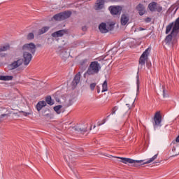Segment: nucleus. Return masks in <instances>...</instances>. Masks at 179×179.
Segmentation results:
<instances>
[{"instance_id":"423d86ee","label":"nucleus","mask_w":179,"mask_h":179,"mask_svg":"<svg viewBox=\"0 0 179 179\" xmlns=\"http://www.w3.org/2000/svg\"><path fill=\"white\" fill-rule=\"evenodd\" d=\"M148 8L150 12H158L159 13H162L163 11V7L155 1L150 3Z\"/></svg>"},{"instance_id":"09e8293b","label":"nucleus","mask_w":179,"mask_h":179,"mask_svg":"<svg viewBox=\"0 0 179 179\" xmlns=\"http://www.w3.org/2000/svg\"><path fill=\"white\" fill-rule=\"evenodd\" d=\"M94 128H96V126H94Z\"/></svg>"},{"instance_id":"1a4fd4ad","label":"nucleus","mask_w":179,"mask_h":179,"mask_svg":"<svg viewBox=\"0 0 179 179\" xmlns=\"http://www.w3.org/2000/svg\"><path fill=\"white\" fill-rule=\"evenodd\" d=\"M153 126L155 129H156L157 127H162V115L160 114V112H157L155 114L153 118Z\"/></svg>"},{"instance_id":"f257e3e1","label":"nucleus","mask_w":179,"mask_h":179,"mask_svg":"<svg viewBox=\"0 0 179 179\" xmlns=\"http://www.w3.org/2000/svg\"><path fill=\"white\" fill-rule=\"evenodd\" d=\"M172 30V31H171ZM169 34V33H170ZM166 34H169L164 39V43L169 47H176L177 45L178 40L179 38V17L174 22H171L166 26Z\"/></svg>"},{"instance_id":"7c9ffc66","label":"nucleus","mask_w":179,"mask_h":179,"mask_svg":"<svg viewBox=\"0 0 179 179\" xmlns=\"http://www.w3.org/2000/svg\"><path fill=\"white\" fill-rule=\"evenodd\" d=\"M34 34L32 32L29 33L27 35V40H34Z\"/></svg>"},{"instance_id":"5701e85b","label":"nucleus","mask_w":179,"mask_h":179,"mask_svg":"<svg viewBox=\"0 0 179 179\" xmlns=\"http://www.w3.org/2000/svg\"><path fill=\"white\" fill-rule=\"evenodd\" d=\"M47 106V103L44 101H41L36 104V109L37 111L40 112L41 111V109L43 107H45Z\"/></svg>"},{"instance_id":"4468645a","label":"nucleus","mask_w":179,"mask_h":179,"mask_svg":"<svg viewBox=\"0 0 179 179\" xmlns=\"http://www.w3.org/2000/svg\"><path fill=\"white\" fill-rule=\"evenodd\" d=\"M65 34H68V30L66 29H62V30H59L57 31H55L54 33L52 34V37H62V36L65 35Z\"/></svg>"},{"instance_id":"aec40b11","label":"nucleus","mask_w":179,"mask_h":179,"mask_svg":"<svg viewBox=\"0 0 179 179\" xmlns=\"http://www.w3.org/2000/svg\"><path fill=\"white\" fill-rule=\"evenodd\" d=\"M79 82H80V72H78L74 77L73 81H72V85L74 87L78 86Z\"/></svg>"},{"instance_id":"39448f33","label":"nucleus","mask_w":179,"mask_h":179,"mask_svg":"<svg viewBox=\"0 0 179 179\" xmlns=\"http://www.w3.org/2000/svg\"><path fill=\"white\" fill-rule=\"evenodd\" d=\"M149 51H150L149 48L146 49L140 57V59L138 61V64H139L138 69H142L143 66H145V64L146 61H148V57H149Z\"/></svg>"},{"instance_id":"f704fd0d","label":"nucleus","mask_w":179,"mask_h":179,"mask_svg":"<svg viewBox=\"0 0 179 179\" xmlns=\"http://www.w3.org/2000/svg\"><path fill=\"white\" fill-rule=\"evenodd\" d=\"M90 87L91 90H94V88L96 87V83H93L90 84Z\"/></svg>"},{"instance_id":"473e14b6","label":"nucleus","mask_w":179,"mask_h":179,"mask_svg":"<svg viewBox=\"0 0 179 179\" xmlns=\"http://www.w3.org/2000/svg\"><path fill=\"white\" fill-rule=\"evenodd\" d=\"M118 110V106H115L112 108L111 114L112 115H114L115 114V112Z\"/></svg>"},{"instance_id":"7ed1b4c3","label":"nucleus","mask_w":179,"mask_h":179,"mask_svg":"<svg viewBox=\"0 0 179 179\" xmlns=\"http://www.w3.org/2000/svg\"><path fill=\"white\" fill-rule=\"evenodd\" d=\"M100 69H101V66L99 62H92L85 73V75H97V73L100 72Z\"/></svg>"},{"instance_id":"a18cd8bd","label":"nucleus","mask_w":179,"mask_h":179,"mask_svg":"<svg viewBox=\"0 0 179 179\" xmlns=\"http://www.w3.org/2000/svg\"><path fill=\"white\" fill-rule=\"evenodd\" d=\"M147 66H148V68H150V64L147 63Z\"/></svg>"},{"instance_id":"c9c22d12","label":"nucleus","mask_w":179,"mask_h":179,"mask_svg":"<svg viewBox=\"0 0 179 179\" xmlns=\"http://www.w3.org/2000/svg\"><path fill=\"white\" fill-rule=\"evenodd\" d=\"M162 89H163V96L166 97L167 94H166V87L163 86Z\"/></svg>"},{"instance_id":"79ce46f5","label":"nucleus","mask_w":179,"mask_h":179,"mask_svg":"<svg viewBox=\"0 0 179 179\" xmlns=\"http://www.w3.org/2000/svg\"><path fill=\"white\" fill-rule=\"evenodd\" d=\"M176 143H179V135L178 136V137L176 139Z\"/></svg>"},{"instance_id":"bb28decb","label":"nucleus","mask_w":179,"mask_h":179,"mask_svg":"<svg viewBox=\"0 0 179 179\" xmlns=\"http://www.w3.org/2000/svg\"><path fill=\"white\" fill-rule=\"evenodd\" d=\"M12 79H13V77L9 76H1L0 78V80H12Z\"/></svg>"},{"instance_id":"a211bd4d","label":"nucleus","mask_w":179,"mask_h":179,"mask_svg":"<svg viewBox=\"0 0 179 179\" xmlns=\"http://www.w3.org/2000/svg\"><path fill=\"white\" fill-rule=\"evenodd\" d=\"M104 8V0H97L95 4V10H100Z\"/></svg>"},{"instance_id":"2f4dec72","label":"nucleus","mask_w":179,"mask_h":179,"mask_svg":"<svg viewBox=\"0 0 179 179\" xmlns=\"http://www.w3.org/2000/svg\"><path fill=\"white\" fill-rule=\"evenodd\" d=\"M139 72L138 71L137 72V76L136 77V80H137V83H136V85H137V93L139 92V75H138Z\"/></svg>"},{"instance_id":"ea45409f","label":"nucleus","mask_w":179,"mask_h":179,"mask_svg":"<svg viewBox=\"0 0 179 179\" xmlns=\"http://www.w3.org/2000/svg\"><path fill=\"white\" fill-rule=\"evenodd\" d=\"M110 58H112L111 56L106 55L104 57L103 60L107 61V60L110 59Z\"/></svg>"},{"instance_id":"b1692460","label":"nucleus","mask_w":179,"mask_h":179,"mask_svg":"<svg viewBox=\"0 0 179 179\" xmlns=\"http://www.w3.org/2000/svg\"><path fill=\"white\" fill-rule=\"evenodd\" d=\"M50 30V27H43L40 29L38 31V36H41V34H44V33H47Z\"/></svg>"},{"instance_id":"e433bc0d","label":"nucleus","mask_w":179,"mask_h":179,"mask_svg":"<svg viewBox=\"0 0 179 179\" xmlns=\"http://www.w3.org/2000/svg\"><path fill=\"white\" fill-rule=\"evenodd\" d=\"M145 23H150L152 22V18L148 17L147 18L145 19Z\"/></svg>"},{"instance_id":"2eb2a0df","label":"nucleus","mask_w":179,"mask_h":179,"mask_svg":"<svg viewBox=\"0 0 179 179\" xmlns=\"http://www.w3.org/2000/svg\"><path fill=\"white\" fill-rule=\"evenodd\" d=\"M136 10H138L140 16H143L145 13H146V9L145 8V6L142 3H139L136 7Z\"/></svg>"},{"instance_id":"6e6552de","label":"nucleus","mask_w":179,"mask_h":179,"mask_svg":"<svg viewBox=\"0 0 179 179\" xmlns=\"http://www.w3.org/2000/svg\"><path fill=\"white\" fill-rule=\"evenodd\" d=\"M36 45L33 43L24 44L22 46V50L25 52H31L36 54Z\"/></svg>"},{"instance_id":"f3484780","label":"nucleus","mask_w":179,"mask_h":179,"mask_svg":"<svg viewBox=\"0 0 179 179\" xmlns=\"http://www.w3.org/2000/svg\"><path fill=\"white\" fill-rule=\"evenodd\" d=\"M71 129H73V131H76L77 132H87V127H83V126L76 125V126L71 127Z\"/></svg>"},{"instance_id":"cd10ccee","label":"nucleus","mask_w":179,"mask_h":179,"mask_svg":"<svg viewBox=\"0 0 179 179\" xmlns=\"http://www.w3.org/2000/svg\"><path fill=\"white\" fill-rule=\"evenodd\" d=\"M107 90H108L107 80H105L102 85V93L107 92Z\"/></svg>"},{"instance_id":"dca6fc26","label":"nucleus","mask_w":179,"mask_h":179,"mask_svg":"<svg viewBox=\"0 0 179 179\" xmlns=\"http://www.w3.org/2000/svg\"><path fill=\"white\" fill-rule=\"evenodd\" d=\"M121 113L122 115H129L131 114V106L129 104L127 103L125 106L122 108Z\"/></svg>"},{"instance_id":"72a5a7b5","label":"nucleus","mask_w":179,"mask_h":179,"mask_svg":"<svg viewBox=\"0 0 179 179\" xmlns=\"http://www.w3.org/2000/svg\"><path fill=\"white\" fill-rule=\"evenodd\" d=\"M72 99H69V102H66L65 106L66 107H70L71 104H73Z\"/></svg>"},{"instance_id":"8fccbe9b","label":"nucleus","mask_w":179,"mask_h":179,"mask_svg":"<svg viewBox=\"0 0 179 179\" xmlns=\"http://www.w3.org/2000/svg\"><path fill=\"white\" fill-rule=\"evenodd\" d=\"M87 128V126H85Z\"/></svg>"},{"instance_id":"c756f323","label":"nucleus","mask_w":179,"mask_h":179,"mask_svg":"<svg viewBox=\"0 0 179 179\" xmlns=\"http://www.w3.org/2000/svg\"><path fill=\"white\" fill-rule=\"evenodd\" d=\"M61 108H62V106L58 105L54 107V110L57 113V114H61Z\"/></svg>"},{"instance_id":"c85d7f7f","label":"nucleus","mask_w":179,"mask_h":179,"mask_svg":"<svg viewBox=\"0 0 179 179\" xmlns=\"http://www.w3.org/2000/svg\"><path fill=\"white\" fill-rule=\"evenodd\" d=\"M46 100V103L48 104H49V106H52V104H54V101H52V99H51V96H48L46 97L45 99Z\"/></svg>"},{"instance_id":"49530a36","label":"nucleus","mask_w":179,"mask_h":179,"mask_svg":"<svg viewBox=\"0 0 179 179\" xmlns=\"http://www.w3.org/2000/svg\"><path fill=\"white\" fill-rule=\"evenodd\" d=\"M177 5L179 6V0L177 1Z\"/></svg>"},{"instance_id":"4be33fe9","label":"nucleus","mask_w":179,"mask_h":179,"mask_svg":"<svg viewBox=\"0 0 179 179\" xmlns=\"http://www.w3.org/2000/svg\"><path fill=\"white\" fill-rule=\"evenodd\" d=\"M75 160H76V158L75 157H69V166L70 167L71 170L73 171V166H76Z\"/></svg>"},{"instance_id":"20e7f679","label":"nucleus","mask_w":179,"mask_h":179,"mask_svg":"<svg viewBox=\"0 0 179 179\" xmlns=\"http://www.w3.org/2000/svg\"><path fill=\"white\" fill-rule=\"evenodd\" d=\"M71 15H72V12L67 10L55 15L52 18L54 20L61 22L62 20H65V19H69V17H71Z\"/></svg>"},{"instance_id":"0eeeda50","label":"nucleus","mask_w":179,"mask_h":179,"mask_svg":"<svg viewBox=\"0 0 179 179\" xmlns=\"http://www.w3.org/2000/svg\"><path fill=\"white\" fill-rule=\"evenodd\" d=\"M114 29V24H106L102 22L99 26V29L101 33H108V31H111Z\"/></svg>"},{"instance_id":"ddd939ff","label":"nucleus","mask_w":179,"mask_h":179,"mask_svg":"<svg viewBox=\"0 0 179 179\" xmlns=\"http://www.w3.org/2000/svg\"><path fill=\"white\" fill-rule=\"evenodd\" d=\"M172 146V152H173V156H178L179 155V144L176 143V141H173L171 144Z\"/></svg>"},{"instance_id":"4c0bfd02","label":"nucleus","mask_w":179,"mask_h":179,"mask_svg":"<svg viewBox=\"0 0 179 179\" xmlns=\"http://www.w3.org/2000/svg\"><path fill=\"white\" fill-rule=\"evenodd\" d=\"M5 57H6V53L0 52V58H5Z\"/></svg>"},{"instance_id":"de8ad7c7","label":"nucleus","mask_w":179,"mask_h":179,"mask_svg":"<svg viewBox=\"0 0 179 179\" xmlns=\"http://www.w3.org/2000/svg\"><path fill=\"white\" fill-rule=\"evenodd\" d=\"M1 122H2V120H0V123H1Z\"/></svg>"},{"instance_id":"37998d69","label":"nucleus","mask_w":179,"mask_h":179,"mask_svg":"<svg viewBox=\"0 0 179 179\" xmlns=\"http://www.w3.org/2000/svg\"><path fill=\"white\" fill-rule=\"evenodd\" d=\"M96 92L97 93H100V87L96 86Z\"/></svg>"},{"instance_id":"6ab92c4d","label":"nucleus","mask_w":179,"mask_h":179,"mask_svg":"<svg viewBox=\"0 0 179 179\" xmlns=\"http://www.w3.org/2000/svg\"><path fill=\"white\" fill-rule=\"evenodd\" d=\"M128 22H129V17L128 15L123 14L120 19V23L122 26H125Z\"/></svg>"},{"instance_id":"9d476101","label":"nucleus","mask_w":179,"mask_h":179,"mask_svg":"<svg viewBox=\"0 0 179 179\" xmlns=\"http://www.w3.org/2000/svg\"><path fill=\"white\" fill-rule=\"evenodd\" d=\"M23 58L24 65H29L31 61V59L33 58V56H31L30 52L24 51Z\"/></svg>"},{"instance_id":"f8f14e48","label":"nucleus","mask_w":179,"mask_h":179,"mask_svg":"<svg viewBox=\"0 0 179 179\" xmlns=\"http://www.w3.org/2000/svg\"><path fill=\"white\" fill-rule=\"evenodd\" d=\"M23 64V59H18L17 61H14L11 64H10V69H16L19 68Z\"/></svg>"},{"instance_id":"412c9836","label":"nucleus","mask_w":179,"mask_h":179,"mask_svg":"<svg viewBox=\"0 0 179 179\" xmlns=\"http://www.w3.org/2000/svg\"><path fill=\"white\" fill-rule=\"evenodd\" d=\"M0 111H1L0 118H5V117H9V113H7L8 111V108H1Z\"/></svg>"},{"instance_id":"9b49d317","label":"nucleus","mask_w":179,"mask_h":179,"mask_svg":"<svg viewBox=\"0 0 179 179\" xmlns=\"http://www.w3.org/2000/svg\"><path fill=\"white\" fill-rule=\"evenodd\" d=\"M108 9L111 15H121V10H122V8L120 6H110Z\"/></svg>"},{"instance_id":"58836bf2","label":"nucleus","mask_w":179,"mask_h":179,"mask_svg":"<svg viewBox=\"0 0 179 179\" xmlns=\"http://www.w3.org/2000/svg\"><path fill=\"white\" fill-rule=\"evenodd\" d=\"M20 113H22V114H23V115H24V117H27V115H30V113L24 112V111H20Z\"/></svg>"},{"instance_id":"f03ea898","label":"nucleus","mask_w":179,"mask_h":179,"mask_svg":"<svg viewBox=\"0 0 179 179\" xmlns=\"http://www.w3.org/2000/svg\"><path fill=\"white\" fill-rule=\"evenodd\" d=\"M117 159H122L120 162L124 163V164H133V167H139V166H142V164H149V163H152V162H155L156 159H157V154L154 155L152 158H150L148 161L145 162V160H135L131 158H125V157H115Z\"/></svg>"},{"instance_id":"a878e982","label":"nucleus","mask_w":179,"mask_h":179,"mask_svg":"<svg viewBox=\"0 0 179 179\" xmlns=\"http://www.w3.org/2000/svg\"><path fill=\"white\" fill-rule=\"evenodd\" d=\"M89 60L87 59H84L80 61L79 64L81 66H87V63Z\"/></svg>"},{"instance_id":"c03bdc74","label":"nucleus","mask_w":179,"mask_h":179,"mask_svg":"<svg viewBox=\"0 0 179 179\" xmlns=\"http://www.w3.org/2000/svg\"><path fill=\"white\" fill-rule=\"evenodd\" d=\"M83 31H86V30H87V28L86 27H83Z\"/></svg>"},{"instance_id":"393cba45","label":"nucleus","mask_w":179,"mask_h":179,"mask_svg":"<svg viewBox=\"0 0 179 179\" xmlns=\"http://www.w3.org/2000/svg\"><path fill=\"white\" fill-rule=\"evenodd\" d=\"M9 50H10V45H9L0 46V52H3L8 51Z\"/></svg>"},{"instance_id":"a19ab883","label":"nucleus","mask_w":179,"mask_h":179,"mask_svg":"<svg viewBox=\"0 0 179 179\" xmlns=\"http://www.w3.org/2000/svg\"><path fill=\"white\" fill-rule=\"evenodd\" d=\"M103 124H106V119H103V120H102V123H99V124H98V127H100L101 125H103Z\"/></svg>"}]
</instances>
